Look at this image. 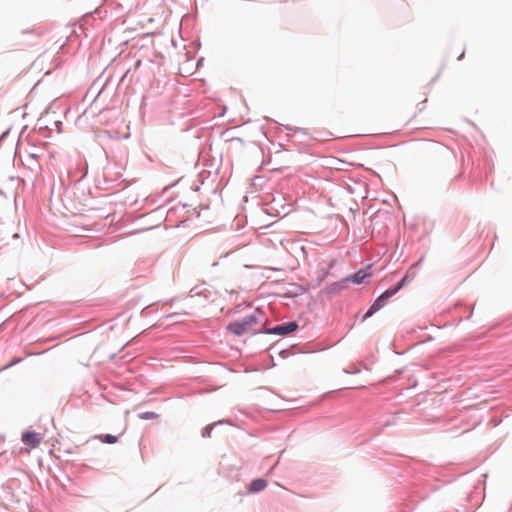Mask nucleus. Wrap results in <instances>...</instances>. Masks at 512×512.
<instances>
[{
  "label": "nucleus",
  "instance_id": "obj_1",
  "mask_svg": "<svg viewBox=\"0 0 512 512\" xmlns=\"http://www.w3.org/2000/svg\"><path fill=\"white\" fill-rule=\"evenodd\" d=\"M263 321L264 317L262 312L256 309L253 313L243 317L241 320L230 323L228 329L237 336H241L245 333H255L258 330L254 329V326Z\"/></svg>",
  "mask_w": 512,
  "mask_h": 512
},
{
  "label": "nucleus",
  "instance_id": "obj_2",
  "mask_svg": "<svg viewBox=\"0 0 512 512\" xmlns=\"http://www.w3.org/2000/svg\"><path fill=\"white\" fill-rule=\"evenodd\" d=\"M298 328L296 322H288L281 325H277L271 329H268L266 333L268 334H276V335H289L294 332Z\"/></svg>",
  "mask_w": 512,
  "mask_h": 512
},
{
  "label": "nucleus",
  "instance_id": "obj_3",
  "mask_svg": "<svg viewBox=\"0 0 512 512\" xmlns=\"http://www.w3.org/2000/svg\"><path fill=\"white\" fill-rule=\"evenodd\" d=\"M43 435L40 433L27 431L22 434V442L30 448H36L40 445Z\"/></svg>",
  "mask_w": 512,
  "mask_h": 512
},
{
  "label": "nucleus",
  "instance_id": "obj_4",
  "mask_svg": "<svg viewBox=\"0 0 512 512\" xmlns=\"http://www.w3.org/2000/svg\"><path fill=\"white\" fill-rule=\"evenodd\" d=\"M387 300L385 298H382V295H380L370 306L368 311L363 316V321L367 318L371 317L374 313H376L378 310H380L384 305L386 304Z\"/></svg>",
  "mask_w": 512,
  "mask_h": 512
},
{
  "label": "nucleus",
  "instance_id": "obj_5",
  "mask_svg": "<svg viewBox=\"0 0 512 512\" xmlns=\"http://www.w3.org/2000/svg\"><path fill=\"white\" fill-rule=\"evenodd\" d=\"M369 276L370 275L368 273H365L364 271L360 270V271H357L354 274L348 276L345 279V281H351V282H353L355 284H361Z\"/></svg>",
  "mask_w": 512,
  "mask_h": 512
},
{
  "label": "nucleus",
  "instance_id": "obj_6",
  "mask_svg": "<svg viewBox=\"0 0 512 512\" xmlns=\"http://www.w3.org/2000/svg\"><path fill=\"white\" fill-rule=\"evenodd\" d=\"M266 486L267 482L264 479H256L250 484L249 491L252 493H257L264 490Z\"/></svg>",
  "mask_w": 512,
  "mask_h": 512
},
{
  "label": "nucleus",
  "instance_id": "obj_7",
  "mask_svg": "<svg viewBox=\"0 0 512 512\" xmlns=\"http://www.w3.org/2000/svg\"><path fill=\"white\" fill-rule=\"evenodd\" d=\"M399 290L400 289L397 285L395 287L389 288L381 294L382 298H385L386 300H388L389 298L394 296Z\"/></svg>",
  "mask_w": 512,
  "mask_h": 512
},
{
  "label": "nucleus",
  "instance_id": "obj_8",
  "mask_svg": "<svg viewBox=\"0 0 512 512\" xmlns=\"http://www.w3.org/2000/svg\"><path fill=\"white\" fill-rule=\"evenodd\" d=\"M345 287L344 282H337L329 286L328 290L331 293H336L341 291Z\"/></svg>",
  "mask_w": 512,
  "mask_h": 512
},
{
  "label": "nucleus",
  "instance_id": "obj_9",
  "mask_svg": "<svg viewBox=\"0 0 512 512\" xmlns=\"http://www.w3.org/2000/svg\"><path fill=\"white\" fill-rule=\"evenodd\" d=\"M104 441L106 443L113 444L117 441V438L114 435L106 434V435H104Z\"/></svg>",
  "mask_w": 512,
  "mask_h": 512
},
{
  "label": "nucleus",
  "instance_id": "obj_10",
  "mask_svg": "<svg viewBox=\"0 0 512 512\" xmlns=\"http://www.w3.org/2000/svg\"><path fill=\"white\" fill-rule=\"evenodd\" d=\"M212 428H213V425H212V426H206V427L202 430V436H203V437H210V435H211V431H212Z\"/></svg>",
  "mask_w": 512,
  "mask_h": 512
},
{
  "label": "nucleus",
  "instance_id": "obj_11",
  "mask_svg": "<svg viewBox=\"0 0 512 512\" xmlns=\"http://www.w3.org/2000/svg\"><path fill=\"white\" fill-rule=\"evenodd\" d=\"M409 282H410V280L408 279V276H404L401 279V281L397 284V286L399 287V289H401L402 287H404Z\"/></svg>",
  "mask_w": 512,
  "mask_h": 512
},
{
  "label": "nucleus",
  "instance_id": "obj_12",
  "mask_svg": "<svg viewBox=\"0 0 512 512\" xmlns=\"http://www.w3.org/2000/svg\"><path fill=\"white\" fill-rule=\"evenodd\" d=\"M155 416H156V415H155V413H153V412H146V413H143V414H141V415H140V417H141L142 419H152V418H154Z\"/></svg>",
  "mask_w": 512,
  "mask_h": 512
}]
</instances>
